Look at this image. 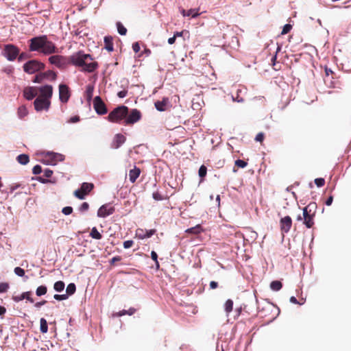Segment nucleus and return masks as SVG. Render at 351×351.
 Returning a JSON list of instances; mask_svg holds the SVG:
<instances>
[{
  "instance_id": "nucleus-1",
  "label": "nucleus",
  "mask_w": 351,
  "mask_h": 351,
  "mask_svg": "<svg viewBox=\"0 0 351 351\" xmlns=\"http://www.w3.org/2000/svg\"><path fill=\"white\" fill-rule=\"evenodd\" d=\"M29 43L30 51H39L45 56L59 52L56 44L49 40L46 35L34 37L29 40Z\"/></svg>"
},
{
  "instance_id": "nucleus-2",
  "label": "nucleus",
  "mask_w": 351,
  "mask_h": 351,
  "mask_svg": "<svg viewBox=\"0 0 351 351\" xmlns=\"http://www.w3.org/2000/svg\"><path fill=\"white\" fill-rule=\"evenodd\" d=\"M71 64L80 67L83 72L93 73L99 66L97 62L93 57L83 51H79L70 56Z\"/></svg>"
},
{
  "instance_id": "nucleus-3",
  "label": "nucleus",
  "mask_w": 351,
  "mask_h": 351,
  "mask_svg": "<svg viewBox=\"0 0 351 351\" xmlns=\"http://www.w3.org/2000/svg\"><path fill=\"white\" fill-rule=\"evenodd\" d=\"M316 208L317 205L315 203H310L303 208V223L307 228H311L314 226Z\"/></svg>"
},
{
  "instance_id": "nucleus-4",
  "label": "nucleus",
  "mask_w": 351,
  "mask_h": 351,
  "mask_svg": "<svg viewBox=\"0 0 351 351\" xmlns=\"http://www.w3.org/2000/svg\"><path fill=\"white\" fill-rule=\"evenodd\" d=\"M128 114V108L125 106H120L109 113L108 120L112 123H120L123 120L125 121Z\"/></svg>"
},
{
  "instance_id": "nucleus-5",
  "label": "nucleus",
  "mask_w": 351,
  "mask_h": 351,
  "mask_svg": "<svg viewBox=\"0 0 351 351\" xmlns=\"http://www.w3.org/2000/svg\"><path fill=\"white\" fill-rule=\"evenodd\" d=\"M23 71L28 74H34L45 69V65L38 60H31L23 64Z\"/></svg>"
},
{
  "instance_id": "nucleus-6",
  "label": "nucleus",
  "mask_w": 351,
  "mask_h": 351,
  "mask_svg": "<svg viewBox=\"0 0 351 351\" xmlns=\"http://www.w3.org/2000/svg\"><path fill=\"white\" fill-rule=\"evenodd\" d=\"M51 64L55 65L60 69H64L71 64L70 56L66 57L61 55H53L48 58Z\"/></svg>"
},
{
  "instance_id": "nucleus-7",
  "label": "nucleus",
  "mask_w": 351,
  "mask_h": 351,
  "mask_svg": "<svg viewBox=\"0 0 351 351\" xmlns=\"http://www.w3.org/2000/svg\"><path fill=\"white\" fill-rule=\"evenodd\" d=\"M19 49L12 44H8L4 46L3 56L9 60L14 61L19 54Z\"/></svg>"
},
{
  "instance_id": "nucleus-8",
  "label": "nucleus",
  "mask_w": 351,
  "mask_h": 351,
  "mask_svg": "<svg viewBox=\"0 0 351 351\" xmlns=\"http://www.w3.org/2000/svg\"><path fill=\"white\" fill-rule=\"evenodd\" d=\"M50 105V100L43 97H38L34 101V108L36 111L48 110Z\"/></svg>"
},
{
  "instance_id": "nucleus-9",
  "label": "nucleus",
  "mask_w": 351,
  "mask_h": 351,
  "mask_svg": "<svg viewBox=\"0 0 351 351\" xmlns=\"http://www.w3.org/2000/svg\"><path fill=\"white\" fill-rule=\"evenodd\" d=\"M93 187H94V186L93 184L84 182L82 184L81 188L76 190L74 192V195L76 197H77L80 199H83L85 198V196L86 195H88L91 191V190L93 189Z\"/></svg>"
},
{
  "instance_id": "nucleus-10",
  "label": "nucleus",
  "mask_w": 351,
  "mask_h": 351,
  "mask_svg": "<svg viewBox=\"0 0 351 351\" xmlns=\"http://www.w3.org/2000/svg\"><path fill=\"white\" fill-rule=\"evenodd\" d=\"M93 108L99 115L106 114L108 112L107 107L99 96H96L93 99Z\"/></svg>"
},
{
  "instance_id": "nucleus-11",
  "label": "nucleus",
  "mask_w": 351,
  "mask_h": 351,
  "mask_svg": "<svg viewBox=\"0 0 351 351\" xmlns=\"http://www.w3.org/2000/svg\"><path fill=\"white\" fill-rule=\"evenodd\" d=\"M141 118V113L137 109H132L125 117L124 121L125 125H132L138 122Z\"/></svg>"
},
{
  "instance_id": "nucleus-12",
  "label": "nucleus",
  "mask_w": 351,
  "mask_h": 351,
  "mask_svg": "<svg viewBox=\"0 0 351 351\" xmlns=\"http://www.w3.org/2000/svg\"><path fill=\"white\" fill-rule=\"evenodd\" d=\"M71 94L67 85L61 84L59 85V98L62 103H66Z\"/></svg>"
},
{
  "instance_id": "nucleus-13",
  "label": "nucleus",
  "mask_w": 351,
  "mask_h": 351,
  "mask_svg": "<svg viewBox=\"0 0 351 351\" xmlns=\"http://www.w3.org/2000/svg\"><path fill=\"white\" fill-rule=\"evenodd\" d=\"M292 226V219L289 216L282 217L280 220V227L282 233H288Z\"/></svg>"
},
{
  "instance_id": "nucleus-14",
  "label": "nucleus",
  "mask_w": 351,
  "mask_h": 351,
  "mask_svg": "<svg viewBox=\"0 0 351 351\" xmlns=\"http://www.w3.org/2000/svg\"><path fill=\"white\" fill-rule=\"evenodd\" d=\"M38 88L36 86H27L23 90V97L27 100H32L37 96Z\"/></svg>"
},
{
  "instance_id": "nucleus-15",
  "label": "nucleus",
  "mask_w": 351,
  "mask_h": 351,
  "mask_svg": "<svg viewBox=\"0 0 351 351\" xmlns=\"http://www.w3.org/2000/svg\"><path fill=\"white\" fill-rule=\"evenodd\" d=\"M115 209L109 204L102 205L97 211V216L99 217H106L114 213Z\"/></svg>"
},
{
  "instance_id": "nucleus-16",
  "label": "nucleus",
  "mask_w": 351,
  "mask_h": 351,
  "mask_svg": "<svg viewBox=\"0 0 351 351\" xmlns=\"http://www.w3.org/2000/svg\"><path fill=\"white\" fill-rule=\"evenodd\" d=\"M38 92L40 93L38 97L48 98L50 100L53 95V87L51 85H45L38 88Z\"/></svg>"
},
{
  "instance_id": "nucleus-17",
  "label": "nucleus",
  "mask_w": 351,
  "mask_h": 351,
  "mask_svg": "<svg viewBox=\"0 0 351 351\" xmlns=\"http://www.w3.org/2000/svg\"><path fill=\"white\" fill-rule=\"evenodd\" d=\"M125 140L126 138L123 134H117L114 137L111 144V147L113 149H118L125 143Z\"/></svg>"
},
{
  "instance_id": "nucleus-18",
  "label": "nucleus",
  "mask_w": 351,
  "mask_h": 351,
  "mask_svg": "<svg viewBox=\"0 0 351 351\" xmlns=\"http://www.w3.org/2000/svg\"><path fill=\"white\" fill-rule=\"evenodd\" d=\"M140 168L134 166L133 169H130L129 171V180L132 183H134L136 181V179L139 177L141 174Z\"/></svg>"
},
{
  "instance_id": "nucleus-19",
  "label": "nucleus",
  "mask_w": 351,
  "mask_h": 351,
  "mask_svg": "<svg viewBox=\"0 0 351 351\" xmlns=\"http://www.w3.org/2000/svg\"><path fill=\"white\" fill-rule=\"evenodd\" d=\"M169 102L167 98H164L162 101H157L155 102L154 105L158 111H165L166 110V106Z\"/></svg>"
},
{
  "instance_id": "nucleus-20",
  "label": "nucleus",
  "mask_w": 351,
  "mask_h": 351,
  "mask_svg": "<svg viewBox=\"0 0 351 351\" xmlns=\"http://www.w3.org/2000/svg\"><path fill=\"white\" fill-rule=\"evenodd\" d=\"M181 13L184 16H191L192 18H195L200 15V13L199 12V9H190L187 11H186L185 10H182Z\"/></svg>"
},
{
  "instance_id": "nucleus-21",
  "label": "nucleus",
  "mask_w": 351,
  "mask_h": 351,
  "mask_svg": "<svg viewBox=\"0 0 351 351\" xmlns=\"http://www.w3.org/2000/svg\"><path fill=\"white\" fill-rule=\"evenodd\" d=\"M112 40H113V39H112V36H105L104 37L105 48L108 51H112L114 50Z\"/></svg>"
},
{
  "instance_id": "nucleus-22",
  "label": "nucleus",
  "mask_w": 351,
  "mask_h": 351,
  "mask_svg": "<svg viewBox=\"0 0 351 351\" xmlns=\"http://www.w3.org/2000/svg\"><path fill=\"white\" fill-rule=\"evenodd\" d=\"M136 311V309L134 307H130L128 310H122L117 313V315L118 317H121L123 315H132L135 313Z\"/></svg>"
},
{
  "instance_id": "nucleus-23",
  "label": "nucleus",
  "mask_w": 351,
  "mask_h": 351,
  "mask_svg": "<svg viewBox=\"0 0 351 351\" xmlns=\"http://www.w3.org/2000/svg\"><path fill=\"white\" fill-rule=\"evenodd\" d=\"M16 160L20 164L23 165H27L29 161V156L24 154L19 155Z\"/></svg>"
},
{
  "instance_id": "nucleus-24",
  "label": "nucleus",
  "mask_w": 351,
  "mask_h": 351,
  "mask_svg": "<svg viewBox=\"0 0 351 351\" xmlns=\"http://www.w3.org/2000/svg\"><path fill=\"white\" fill-rule=\"evenodd\" d=\"M202 230H203V229H202V226L200 225H197L195 227L188 228L186 230V232L190 233V234H198Z\"/></svg>"
},
{
  "instance_id": "nucleus-25",
  "label": "nucleus",
  "mask_w": 351,
  "mask_h": 351,
  "mask_svg": "<svg viewBox=\"0 0 351 351\" xmlns=\"http://www.w3.org/2000/svg\"><path fill=\"white\" fill-rule=\"evenodd\" d=\"M223 234L228 237L233 234L237 235L239 232H236V230L233 227L226 226L223 230Z\"/></svg>"
},
{
  "instance_id": "nucleus-26",
  "label": "nucleus",
  "mask_w": 351,
  "mask_h": 351,
  "mask_svg": "<svg viewBox=\"0 0 351 351\" xmlns=\"http://www.w3.org/2000/svg\"><path fill=\"white\" fill-rule=\"evenodd\" d=\"M90 237L93 239L99 240L102 238L101 234L97 230L96 227H93L90 232Z\"/></svg>"
},
{
  "instance_id": "nucleus-27",
  "label": "nucleus",
  "mask_w": 351,
  "mask_h": 351,
  "mask_svg": "<svg viewBox=\"0 0 351 351\" xmlns=\"http://www.w3.org/2000/svg\"><path fill=\"white\" fill-rule=\"evenodd\" d=\"M18 116L20 119H23L26 117L28 114L27 108L25 106H21L18 108L17 110Z\"/></svg>"
},
{
  "instance_id": "nucleus-28",
  "label": "nucleus",
  "mask_w": 351,
  "mask_h": 351,
  "mask_svg": "<svg viewBox=\"0 0 351 351\" xmlns=\"http://www.w3.org/2000/svg\"><path fill=\"white\" fill-rule=\"evenodd\" d=\"M282 287V284L279 280L272 281L270 284V288L275 291H279Z\"/></svg>"
},
{
  "instance_id": "nucleus-29",
  "label": "nucleus",
  "mask_w": 351,
  "mask_h": 351,
  "mask_svg": "<svg viewBox=\"0 0 351 351\" xmlns=\"http://www.w3.org/2000/svg\"><path fill=\"white\" fill-rule=\"evenodd\" d=\"M40 330L42 333H47L48 331V325L47 320L45 318H41L40 320Z\"/></svg>"
},
{
  "instance_id": "nucleus-30",
  "label": "nucleus",
  "mask_w": 351,
  "mask_h": 351,
  "mask_svg": "<svg viewBox=\"0 0 351 351\" xmlns=\"http://www.w3.org/2000/svg\"><path fill=\"white\" fill-rule=\"evenodd\" d=\"M225 311L227 314H229L233 308V301L230 299H228L224 304Z\"/></svg>"
},
{
  "instance_id": "nucleus-31",
  "label": "nucleus",
  "mask_w": 351,
  "mask_h": 351,
  "mask_svg": "<svg viewBox=\"0 0 351 351\" xmlns=\"http://www.w3.org/2000/svg\"><path fill=\"white\" fill-rule=\"evenodd\" d=\"M47 288L46 286L45 285H41L40 287H38L36 290V294L38 295V296H42V295H44L47 293Z\"/></svg>"
},
{
  "instance_id": "nucleus-32",
  "label": "nucleus",
  "mask_w": 351,
  "mask_h": 351,
  "mask_svg": "<svg viewBox=\"0 0 351 351\" xmlns=\"http://www.w3.org/2000/svg\"><path fill=\"white\" fill-rule=\"evenodd\" d=\"M64 285H65L64 282L63 281L60 280V281L55 282V284L53 285V288L56 291L61 292L62 291L64 290Z\"/></svg>"
},
{
  "instance_id": "nucleus-33",
  "label": "nucleus",
  "mask_w": 351,
  "mask_h": 351,
  "mask_svg": "<svg viewBox=\"0 0 351 351\" xmlns=\"http://www.w3.org/2000/svg\"><path fill=\"white\" fill-rule=\"evenodd\" d=\"M76 291V286L74 283H70L66 289V295H73Z\"/></svg>"
},
{
  "instance_id": "nucleus-34",
  "label": "nucleus",
  "mask_w": 351,
  "mask_h": 351,
  "mask_svg": "<svg viewBox=\"0 0 351 351\" xmlns=\"http://www.w3.org/2000/svg\"><path fill=\"white\" fill-rule=\"evenodd\" d=\"M207 173V168L205 165H202L198 171L199 176L201 178V180H203Z\"/></svg>"
},
{
  "instance_id": "nucleus-35",
  "label": "nucleus",
  "mask_w": 351,
  "mask_h": 351,
  "mask_svg": "<svg viewBox=\"0 0 351 351\" xmlns=\"http://www.w3.org/2000/svg\"><path fill=\"white\" fill-rule=\"evenodd\" d=\"M156 230L155 229H152V230H146L145 231V234H140L139 235V239H144L145 238H149L152 235H154L156 233Z\"/></svg>"
},
{
  "instance_id": "nucleus-36",
  "label": "nucleus",
  "mask_w": 351,
  "mask_h": 351,
  "mask_svg": "<svg viewBox=\"0 0 351 351\" xmlns=\"http://www.w3.org/2000/svg\"><path fill=\"white\" fill-rule=\"evenodd\" d=\"M117 31L121 35H125L127 33V29L123 25L121 22L117 23Z\"/></svg>"
},
{
  "instance_id": "nucleus-37",
  "label": "nucleus",
  "mask_w": 351,
  "mask_h": 351,
  "mask_svg": "<svg viewBox=\"0 0 351 351\" xmlns=\"http://www.w3.org/2000/svg\"><path fill=\"white\" fill-rule=\"evenodd\" d=\"M94 87L93 86L88 85L86 87V95L87 100L90 101L93 97Z\"/></svg>"
},
{
  "instance_id": "nucleus-38",
  "label": "nucleus",
  "mask_w": 351,
  "mask_h": 351,
  "mask_svg": "<svg viewBox=\"0 0 351 351\" xmlns=\"http://www.w3.org/2000/svg\"><path fill=\"white\" fill-rule=\"evenodd\" d=\"M45 79V74L43 73H40L37 74L34 79L33 80V82L34 83H41Z\"/></svg>"
},
{
  "instance_id": "nucleus-39",
  "label": "nucleus",
  "mask_w": 351,
  "mask_h": 351,
  "mask_svg": "<svg viewBox=\"0 0 351 351\" xmlns=\"http://www.w3.org/2000/svg\"><path fill=\"white\" fill-rule=\"evenodd\" d=\"M43 73L45 74V78L51 77V80H53V81H54L57 77L56 73L54 71H51V70L44 72Z\"/></svg>"
},
{
  "instance_id": "nucleus-40",
  "label": "nucleus",
  "mask_w": 351,
  "mask_h": 351,
  "mask_svg": "<svg viewBox=\"0 0 351 351\" xmlns=\"http://www.w3.org/2000/svg\"><path fill=\"white\" fill-rule=\"evenodd\" d=\"M10 288L8 282H0V293L6 292Z\"/></svg>"
},
{
  "instance_id": "nucleus-41",
  "label": "nucleus",
  "mask_w": 351,
  "mask_h": 351,
  "mask_svg": "<svg viewBox=\"0 0 351 351\" xmlns=\"http://www.w3.org/2000/svg\"><path fill=\"white\" fill-rule=\"evenodd\" d=\"M234 164L235 166L239 168H245L247 165V163L245 161L240 159L237 160Z\"/></svg>"
},
{
  "instance_id": "nucleus-42",
  "label": "nucleus",
  "mask_w": 351,
  "mask_h": 351,
  "mask_svg": "<svg viewBox=\"0 0 351 351\" xmlns=\"http://www.w3.org/2000/svg\"><path fill=\"white\" fill-rule=\"evenodd\" d=\"M272 66L274 70L279 71L280 69V65L278 62H276V55L271 58Z\"/></svg>"
},
{
  "instance_id": "nucleus-43",
  "label": "nucleus",
  "mask_w": 351,
  "mask_h": 351,
  "mask_svg": "<svg viewBox=\"0 0 351 351\" xmlns=\"http://www.w3.org/2000/svg\"><path fill=\"white\" fill-rule=\"evenodd\" d=\"M12 299L13 301H14L15 302H19L23 300H25V296H24V292L22 293L20 295H12Z\"/></svg>"
},
{
  "instance_id": "nucleus-44",
  "label": "nucleus",
  "mask_w": 351,
  "mask_h": 351,
  "mask_svg": "<svg viewBox=\"0 0 351 351\" xmlns=\"http://www.w3.org/2000/svg\"><path fill=\"white\" fill-rule=\"evenodd\" d=\"M291 29H292V25H290V24L285 25L283 28H282L281 34L282 35L287 34V33H289L291 31Z\"/></svg>"
},
{
  "instance_id": "nucleus-45",
  "label": "nucleus",
  "mask_w": 351,
  "mask_h": 351,
  "mask_svg": "<svg viewBox=\"0 0 351 351\" xmlns=\"http://www.w3.org/2000/svg\"><path fill=\"white\" fill-rule=\"evenodd\" d=\"M14 273L19 276H23L25 275V270L19 267L14 268Z\"/></svg>"
},
{
  "instance_id": "nucleus-46",
  "label": "nucleus",
  "mask_w": 351,
  "mask_h": 351,
  "mask_svg": "<svg viewBox=\"0 0 351 351\" xmlns=\"http://www.w3.org/2000/svg\"><path fill=\"white\" fill-rule=\"evenodd\" d=\"M29 58V56L28 53L25 52H23L18 56V61L21 62L23 60H27Z\"/></svg>"
},
{
  "instance_id": "nucleus-47",
  "label": "nucleus",
  "mask_w": 351,
  "mask_h": 351,
  "mask_svg": "<svg viewBox=\"0 0 351 351\" xmlns=\"http://www.w3.org/2000/svg\"><path fill=\"white\" fill-rule=\"evenodd\" d=\"M152 197L156 201H160L165 199L164 197L158 191L153 193Z\"/></svg>"
},
{
  "instance_id": "nucleus-48",
  "label": "nucleus",
  "mask_w": 351,
  "mask_h": 351,
  "mask_svg": "<svg viewBox=\"0 0 351 351\" xmlns=\"http://www.w3.org/2000/svg\"><path fill=\"white\" fill-rule=\"evenodd\" d=\"M32 291L24 292L25 299L27 300V301L30 302L31 303H33L34 302V300L32 298Z\"/></svg>"
},
{
  "instance_id": "nucleus-49",
  "label": "nucleus",
  "mask_w": 351,
  "mask_h": 351,
  "mask_svg": "<svg viewBox=\"0 0 351 351\" xmlns=\"http://www.w3.org/2000/svg\"><path fill=\"white\" fill-rule=\"evenodd\" d=\"M315 184L318 187H322V186H323L325 184V180L324 178H316L315 180Z\"/></svg>"
},
{
  "instance_id": "nucleus-50",
  "label": "nucleus",
  "mask_w": 351,
  "mask_h": 351,
  "mask_svg": "<svg viewBox=\"0 0 351 351\" xmlns=\"http://www.w3.org/2000/svg\"><path fill=\"white\" fill-rule=\"evenodd\" d=\"M62 212L65 215H69L72 213L73 212V208L71 206H66L64 207L62 210Z\"/></svg>"
},
{
  "instance_id": "nucleus-51",
  "label": "nucleus",
  "mask_w": 351,
  "mask_h": 351,
  "mask_svg": "<svg viewBox=\"0 0 351 351\" xmlns=\"http://www.w3.org/2000/svg\"><path fill=\"white\" fill-rule=\"evenodd\" d=\"M42 172V167L41 166L37 165L34 166L32 169V173L35 175L40 174Z\"/></svg>"
},
{
  "instance_id": "nucleus-52",
  "label": "nucleus",
  "mask_w": 351,
  "mask_h": 351,
  "mask_svg": "<svg viewBox=\"0 0 351 351\" xmlns=\"http://www.w3.org/2000/svg\"><path fill=\"white\" fill-rule=\"evenodd\" d=\"M89 208V204L87 202H83L79 208L80 211L86 212Z\"/></svg>"
},
{
  "instance_id": "nucleus-53",
  "label": "nucleus",
  "mask_w": 351,
  "mask_h": 351,
  "mask_svg": "<svg viewBox=\"0 0 351 351\" xmlns=\"http://www.w3.org/2000/svg\"><path fill=\"white\" fill-rule=\"evenodd\" d=\"M53 298L55 300L60 301V300H64L67 299L68 296L66 294H62V295L55 294Z\"/></svg>"
},
{
  "instance_id": "nucleus-54",
  "label": "nucleus",
  "mask_w": 351,
  "mask_h": 351,
  "mask_svg": "<svg viewBox=\"0 0 351 351\" xmlns=\"http://www.w3.org/2000/svg\"><path fill=\"white\" fill-rule=\"evenodd\" d=\"M151 258L156 262V266L158 267H159V263H158V255H157L156 252L152 251L151 252Z\"/></svg>"
},
{
  "instance_id": "nucleus-55",
  "label": "nucleus",
  "mask_w": 351,
  "mask_h": 351,
  "mask_svg": "<svg viewBox=\"0 0 351 351\" xmlns=\"http://www.w3.org/2000/svg\"><path fill=\"white\" fill-rule=\"evenodd\" d=\"M264 138H265L264 134L263 132H260V133L257 134V135L256 136L255 140L256 141L261 143L263 141Z\"/></svg>"
},
{
  "instance_id": "nucleus-56",
  "label": "nucleus",
  "mask_w": 351,
  "mask_h": 351,
  "mask_svg": "<svg viewBox=\"0 0 351 351\" xmlns=\"http://www.w3.org/2000/svg\"><path fill=\"white\" fill-rule=\"evenodd\" d=\"M134 242L132 240H128L123 242V247L125 249L130 248L132 246Z\"/></svg>"
},
{
  "instance_id": "nucleus-57",
  "label": "nucleus",
  "mask_w": 351,
  "mask_h": 351,
  "mask_svg": "<svg viewBox=\"0 0 351 351\" xmlns=\"http://www.w3.org/2000/svg\"><path fill=\"white\" fill-rule=\"evenodd\" d=\"M53 175V171L49 169H46L44 171V176L46 178H51Z\"/></svg>"
},
{
  "instance_id": "nucleus-58",
  "label": "nucleus",
  "mask_w": 351,
  "mask_h": 351,
  "mask_svg": "<svg viewBox=\"0 0 351 351\" xmlns=\"http://www.w3.org/2000/svg\"><path fill=\"white\" fill-rule=\"evenodd\" d=\"M132 49L135 53H138L140 51L141 47H140L138 43L136 42V43H133Z\"/></svg>"
},
{
  "instance_id": "nucleus-59",
  "label": "nucleus",
  "mask_w": 351,
  "mask_h": 351,
  "mask_svg": "<svg viewBox=\"0 0 351 351\" xmlns=\"http://www.w3.org/2000/svg\"><path fill=\"white\" fill-rule=\"evenodd\" d=\"M127 94H128V91L125 90H121V91L118 92L117 96L119 98H123V97H126Z\"/></svg>"
},
{
  "instance_id": "nucleus-60",
  "label": "nucleus",
  "mask_w": 351,
  "mask_h": 351,
  "mask_svg": "<svg viewBox=\"0 0 351 351\" xmlns=\"http://www.w3.org/2000/svg\"><path fill=\"white\" fill-rule=\"evenodd\" d=\"M333 201V196L330 195L328 199L326 200L325 204L326 206H330Z\"/></svg>"
},
{
  "instance_id": "nucleus-61",
  "label": "nucleus",
  "mask_w": 351,
  "mask_h": 351,
  "mask_svg": "<svg viewBox=\"0 0 351 351\" xmlns=\"http://www.w3.org/2000/svg\"><path fill=\"white\" fill-rule=\"evenodd\" d=\"M218 287V283L215 281H211L210 282V288L211 289H217Z\"/></svg>"
},
{
  "instance_id": "nucleus-62",
  "label": "nucleus",
  "mask_w": 351,
  "mask_h": 351,
  "mask_svg": "<svg viewBox=\"0 0 351 351\" xmlns=\"http://www.w3.org/2000/svg\"><path fill=\"white\" fill-rule=\"evenodd\" d=\"M47 302L46 300H43L41 302H36L35 304H34V306L36 307V308H40V306H43L44 304H45Z\"/></svg>"
},
{
  "instance_id": "nucleus-63",
  "label": "nucleus",
  "mask_w": 351,
  "mask_h": 351,
  "mask_svg": "<svg viewBox=\"0 0 351 351\" xmlns=\"http://www.w3.org/2000/svg\"><path fill=\"white\" fill-rule=\"evenodd\" d=\"M121 258L120 256H114V257H113V258L110 260V263H111V264H114V263H115V262H117V261H121Z\"/></svg>"
},
{
  "instance_id": "nucleus-64",
  "label": "nucleus",
  "mask_w": 351,
  "mask_h": 351,
  "mask_svg": "<svg viewBox=\"0 0 351 351\" xmlns=\"http://www.w3.org/2000/svg\"><path fill=\"white\" fill-rule=\"evenodd\" d=\"M79 120H80V117L78 116H74L70 119L69 122L76 123V122L79 121Z\"/></svg>"
}]
</instances>
